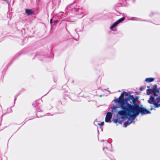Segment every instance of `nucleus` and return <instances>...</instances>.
Returning <instances> with one entry per match:
<instances>
[{
	"instance_id": "4468645a",
	"label": "nucleus",
	"mask_w": 160,
	"mask_h": 160,
	"mask_svg": "<svg viewBox=\"0 0 160 160\" xmlns=\"http://www.w3.org/2000/svg\"><path fill=\"white\" fill-rule=\"evenodd\" d=\"M153 108H151L150 109V110H152L153 109Z\"/></svg>"
},
{
	"instance_id": "7ed1b4c3",
	"label": "nucleus",
	"mask_w": 160,
	"mask_h": 160,
	"mask_svg": "<svg viewBox=\"0 0 160 160\" xmlns=\"http://www.w3.org/2000/svg\"><path fill=\"white\" fill-rule=\"evenodd\" d=\"M125 20V18L122 17L120 19H118V21L114 22L110 28V29L113 31H116V28H114L117 26L118 24L121 22H122L123 21Z\"/></svg>"
},
{
	"instance_id": "6e6552de",
	"label": "nucleus",
	"mask_w": 160,
	"mask_h": 160,
	"mask_svg": "<svg viewBox=\"0 0 160 160\" xmlns=\"http://www.w3.org/2000/svg\"><path fill=\"white\" fill-rule=\"evenodd\" d=\"M26 13L28 15L32 14L33 13V12L31 10L29 9H26L25 10Z\"/></svg>"
},
{
	"instance_id": "0eeeda50",
	"label": "nucleus",
	"mask_w": 160,
	"mask_h": 160,
	"mask_svg": "<svg viewBox=\"0 0 160 160\" xmlns=\"http://www.w3.org/2000/svg\"><path fill=\"white\" fill-rule=\"evenodd\" d=\"M154 80V78H146L145 80V81L148 82H153Z\"/></svg>"
},
{
	"instance_id": "f257e3e1",
	"label": "nucleus",
	"mask_w": 160,
	"mask_h": 160,
	"mask_svg": "<svg viewBox=\"0 0 160 160\" xmlns=\"http://www.w3.org/2000/svg\"><path fill=\"white\" fill-rule=\"evenodd\" d=\"M124 94L127 95L126 92H123L118 98L115 99L114 101L116 103H118L121 109L122 110L118 112V114L120 115L122 119H128L129 121L125 122L124 124V127L126 128L133 122V121L140 113L143 115L149 114L151 112L144 108L140 107L138 104H135L132 105L129 103L128 101H130V102L131 103H134L135 99L132 95H129L128 98H124Z\"/></svg>"
},
{
	"instance_id": "f8f14e48",
	"label": "nucleus",
	"mask_w": 160,
	"mask_h": 160,
	"mask_svg": "<svg viewBox=\"0 0 160 160\" xmlns=\"http://www.w3.org/2000/svg\"><path fill=\"white\" fill-rule=\"evenodd\" d=\"M104 124V122H102L100 123H98V125L100 126L103 125Z\"/></svg>"
},
{
	"instance_id": "2eb2a0df",
	"label": "nucleus",
	"mask_w": 160,
	"mask_h": 160,
	"mask_svg": "<svg viewBox=\"0 0 160 160\" xmlns=\"http://www.w3.org/2000/svg\"><path fill=\"white\" fill-rule=\"evenodd\" d=\"M147 87L148 88H150L149 86H148Z\"/></svg>"
},
{
	"instance_id": "ddd939ff",
	"label": "nucleus",
	"mask_w": 160,
	"mask_h": 160,
	"mask_svg": "<svg viewBox=\"0 0 160 160\" xmlns=\"http://www.w3.org/2000/svg\"><path fill=\"white\" fill-rule=\"evenodd\" d=\"M50 23H51V24L52 23V19H51L50 20Z\"/></svg>"
},
{
	"instance_id": "20e7f679",
	"label": "nucleus",
	"mask_w": 160,
	"mask_h": 160,
	"mask_svg": "<svg viewBox=\"0 0 160 160\" xmlns=\"http://www.w3.org/2000/svg\"><path fill=\"white\" fill-rule=\"evenodd\" d=\"M73 10L74 11L75 10H76V12H75V13L79 15L78 18H81L84 16V14L83 13L82 10L80 8L74 9Z\"/></svg>"
},
{
	"instance_id": "dca6fc26",
	"label": "nucleus",
	"mask_w": 160,
	"mask_h": 160,
	"mask_svg": "<svg viewBox=\"0 0 160 160\" xmlns=\"http://www.w3.org/2000/svg\"><path fill=\"white\" fill-rule=\"evenodd\" d=\"M56 22V21H54V22Z\"/></svg>"
},
{
	"instance_id": "1a4fd4ad",
	"label": "nucleus",
	"mask_w": 160,
	"mask_h": 160,
	"mask_svg": "<svg viewBox=\"0 0 160 160\" xmlns=\"http://www.w3.org/2000/svg\"><path fill=\"white\" fill-rule=\"evenodd\" d=\"M118 107L117 106H114L112 108V112L113 113L114 112H116L117 111V108Z\"/></svg>"
},
{
	"instance_id": "39448f33",
	"label": "nucleus",
	"mask_w": 160,
	"mask_h": 160,
	"mask_svg": "<svg viewBox=\"0 0 160 160\" xmlns=\"http://www.w3.org/2000/svg\"><path fill=\"white\" fill-rule=\"evenodd\" d=\"M112 117V113L111 112H108L107 113L105 119V121L106 122H109L111 120Z\"/></svg>"
},
{
	"instance_id": "423d86ee",
	"label": "nucleus",
	"mask_w": 160,
	"mask_h": 160,
	"mask_svg": "<svg viewBox=\"0 0 160 160\" xmlns=\"http://www.w3.org/2000/svg\"><path fill=\"white\" fill-rule=\"evenodd\" d=\"M104 145H106V147L105 146L103 147V150H104L105 148L108 150H110V148L111 147V144L110 143L108 142L107 141H105L104 142Z\"/></svg>"
},
{
	"instance_id": "9d476101",
	"label": "nucleus",
	"mask_w": 160,
	"mask_h": 160,
	"mask_svg": "<svg viewBox=\"0 0 160 160\" xmlns=\"http://www.w3.org/2000/svg\"><path fill=\"white\" fill-rule=\"evenodd\" d=\"M147 93L148 95H150V94H152L150 92H149V91L148 90H147Z\"/></svg>"
},
{
	"instance_id": "9b49d317",
	"label": "nucleus",
	"mask_w": 160,
	"mask_h": 160,
	"mask_svg": "<svg viewBox=\"0 0 160 160\" xmlns=\"http://www.w3.org/2000/svg\"><path fill=\"white\" fill-rule=\"evenodd\" d=\"M118 119H116L115 120H114L113 122L115 123H116L118 122Z\"/></svg>"
},
{
	"instance_id": "f03ea898",
	"label": "nucleus",
	"mask_w": 160,
	"mask_h": 160,
	"mask_svg": "<svg viewBox=\"0 0 160 160\" xmlns=\"http://www.w3.org/2000/svg\"><path fill=\"white\" fill-rule=\"evenodd\" d=\"M153 93V94L150 96L148 102L154 105L155 108L160 107V95H159V90L157 88V86L155 84L150 89Z\"/></svg>"
}]
</instances>
